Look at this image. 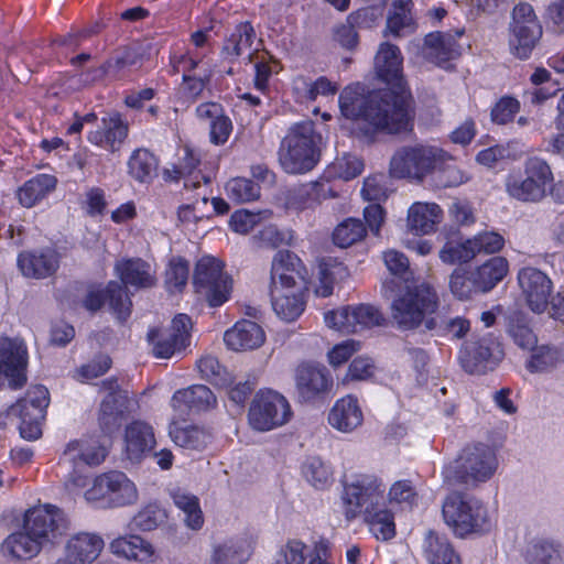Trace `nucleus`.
Returning <instances> with one entry per match:
<instances>
[{"label": "nucleus", "instance_id": "nucleus-1", "mask_svg": "<svg viewBox=\"0 0 564 564\" xmlns=\"http://www.w3.org/2000/svg\"><path fill=\"white\" fill-rule=\"evenodd\" d=\"M339 110L348 120H361L360 131L369 141L378 133L398 134L412 129L409 98L392 90H368L366 85L346 86L338 97Z\"/></svg>", "mask_w": 564, "mask_h": 564}, {"label": "nucleus", "instance_id": "nucleus-2", "mask_svg": "<svg viewBox=\"0 0 564 564\" xmlns=\"http://www.w3.org/2000/svg\"><path fill=\"white\" fill-rule=\"evenodd\" d=\"M384 491L381 479L362 475L345 484L341 496L346 520L361 517L378 541H389L395 535L394 517L386 506Z\"/></svg>", "mask_w": 564, "mask_h": 564}, {"label": "nucleus", "instance_id": "nucleus-3", "mask_svg": "<svg viewBox=\"0 0 564 564\" xmlns=\"http://www.w3.org/2000/svg\"><path fill=\"white\" fill-rule=\"evenodd\" d=\"M322 135L312 120L292 124L279 148V162L288 174H305L321 160Z\"/></svg>", "mask_w": 564, "mask_h": 564}, {"label": "nucleus", "instance_id": "nucleus-4", "mask_svg": "<svg viewBox=\"0 0 564 564\" xmlns=\"http://www.w3.org/2000/svg\"><path fill=\"white\" fill-rule=\"evenodd\" d=\"M498 468V459L494 449L482 443L468 445L458 456L446 464L442 475L449 486L475 488L488 481Z\"/></svg>", "mask_w": 564, "mask_h": 564}, {"label": "nucleus", "instance_id": "nucleus-5", "mask_svg": "<svg viewBox=\"0 0 564 564\" xmlns=\"http://www.w3.org/2000/svg\"><path fill=\"white\" fill-rule=\"evenodd\" d=\"M438 295L427 283L406 286L390 304L392 324L400 330H413L434 317L438 308Z\"/></svg>", "mask_w": 564, "mask_h": 564}, {"label": "nucleus", "instance_id": "nucleus-6", "mask_svg": "<svg viewBox=\"0 0 564 564\" xmlns=\"http://www.w3.org/2000/svg\"><path fill=\"white\" fill-rule=\"evenodd\" d=\"M553 180L550 164L539 156H530L523 162L522 172L508 175L506 192L522 203H540L547 196Z\"/></svg>", "mask_w": 564, "mask_h": 564}, {"label": "nucleus", "instance_id": "nucleus-7", "mask_svg": "<svg viewBox=\"0 0 564 564\" xmlns=\"http://www.w3.org/2000/svg\"><path fill=\"white\" fill-rule=\"evenodd\" d=\"M442 514L445 523L460 538L489 528L488 511L482 502L460 492L445 498Z\"/></svg>", "mask_w": 564, "mask_h": 564}, {"label": "nucleus", "instance_id": "nucleus-8", "mask_svg": "<svg viewBox=\"0 0 564 564\" xmlns=\"http://www.w3.org/2000/svg\"><path fill=\"white\" fill-rule=\"evenodd\" d=\"M448 153L432 145L402 147L390 160V174L397 178L423 181L438 163H444Z\"/></svg>", "mask_w": 564, "mask_h": 564}, {"label": "nucleus", "instance_id": "nucleus-9", "mask_svg": "<svg viewBox=\"0 0 564 564\" xmlns=\"http://www.w3.org/2000/svg\"><path fill=\"white\" fill-rule=\"evenodd\" d=\"M195 292L205 297L209 306L227 302L232 292V279L224 271L223 263L214 257H203L195 265L193 275Z\"/></svg>", "mask_w": 564, "mask_h": 564}, {"label": "nucleus", "instance_id": "nucleus-10", "mask_svg": "<svg viewBox=\"0 0 564 564\" xmlns=\"http://www.w3.org/2000/svg\"><path fill=\"white\" fill-rule=\"evenodd\" d=\"M88 502L101 507H123L138 500L135 485L121 471H109L97 476L85 491Z\"/></svg>", "mask_w": 564, "mask_h": 564}, {"label": "nucleus", "instance_id": "nucleus-11", "mask_svg": "<svg viewBox=\"0 0 564 564\" xmlns=\"http://www.w3.org/2000/svg\"><path fill=\"white\" fill-rule=\"evenodd\" d=\"M291 415L288 400L281 393L267 389L257 392L252 399L248 421L253 430L268 432L288 423Z\"/></svg>", "mask_w": 564, "mask_h": 564}, {"label": "nucleus", "instance_id": "nucleus-12", "mask_svg": "<svg viewBox=\"0 0 564 564\" xmlns=\"http://www.w3.org/2000/svg\"><path fill=\"white\" fill-rule=\"evenodd\" d=\"M50 403V393L44 386L30 387L25 397L20 399L8 411V416L20 420L21 437L28 441L37 440L42 435L41 422Z\"/></svg>", "mask_w": 564, "mask_h": 564}, {"label": "nucleus", "instance_id": "nucleus-13", "mask_svg": "<svg viewBox=\"0 0 564 564\" xmlns=\"http://www.w3.org/2000/svg\"><path fill=\"white\" fill-rule=\"evenodd\" d=\"M23 527L44 546L55 545L68 530V520L57 507L44 505L25 512Z\"/></svg>", "mask_w": 564, "mask_h": 564}, {"label": "nucleus", "instance_id": "nucleus-14", "mask_svg": "<svg viewBox=\"0 0 564 564\" xmlns=\"http://www.w3.org/2000/svg\"><path fill=\"white\" fill-rule=\"evenodd\" d=\"M501 344L492 335L466 341L459 354L462 367L471 375L494 370L503 358Z\"/></svg>", "mask_w": 564, "mask_h": 564}, {"label": "nucleus", "instance_id": "nucleus-15", "mask_svg": "<svg viewBox=\"0 0 564 564\" xmlns=\"http://www.w3.org/2000/svg\"><path fill=\"white\" fill-rule=\"evenodd\" d=\"M542 35V26L530 3L517 4L512 12L510 48L521 59L528 58L538 40Z\"/></svg>", "mask_w": 564, "mask_h": 564}, {"label": "nucleus", "instance_id": "nucleus-16", "mask_svg": "<svg viewBox=\"0 0 564 564\" xmlns=\"http://www.w3.org/2000/svg\"><path fill=\"white\" fill-rule=\"evenodd\" d=\"M324 321L329 328L352 334L382 325L384 317L377 307L359 304L328 311L324 314Z\"/></svg>", "mask_w": 564, "mask_h": 564}, {"label": "nucleus", "instance_id": "nucleus-17", "mask_svg": "<svg viewBox=\"0 0 564 564\" xmlns=\"http://www.w3.org/2000/svg\"><path fill=\"white\" fill-rule=\"evenodd\" d=\"M517 279L529 308L538 314L543 313L553 294V282L550 276L535 267L525 265L518 271Z\"/></svg>", "mask_w": 564, "mask_h": 564}, {"label": "nucleus", "instance_id": "nucleus-18", "mask_svg": "<svg viewBox=\"0 0 564 564\" xmlns=\"http://www.w3.org/2000/svg\"><path fill=\"white\" fill-rule=\"evenodd\" d=\"M191 317L186 314L176 315L169 329L151 330L148 334L152 350L158 358H171L188 345Z\"/></svg>", "mask_w": 564, "mask_h": 564}, {"label": "nucleus", "instance_id": "nucleus-19", "mask_svg": "<svg viewBox=\"0 0 564 564\" xmlns=\"http://www.w3.org/2000/svg\"><path fill=\"white\" fill-rule=\"evenodd\" d=\"M303 270V263L295 253L289 250L278 251L271 264L270 291L305 286Z\"/></svg>", "mask_w": 564, "mask_h": 564}, {"label": "nucleus", "instance_id": "nucleus-20", "mask_svg": "<svg viewBox=\"0 0 564 564\" xmlns=\"http://www.w3.org/2000/svg\"><path fill=\"white\" fill-rule=\"evenodd\" d=\"M28 351L21 339L0 338V372L10 379L13 389L22 387L25 381Z\"/></svg>", "mask_w": 564, "mask_h": 564}, {"label": "nucleus", "instance_id": "nucleus-21", "mask_svg": "<svg viewBox=\"0 0 564 564\" xmlns=\"http://www.w3.org/2000/svg\"><path fill=\"white\" fill-rule=\"evenodd\" d=\"M106 301L120 321H126L130 315L132 302L121 284L115 281L109 282L105 290L89 288L83 305L89 312H96Z\"/></svg>", "mask_w": 564, "mask_h": 564}, {"label": "nucleus", "instance_id": "nucleus-22", "mask_svg": "<svg viewBox=\"0 0 564 564\" xmlns=\"http://www.w3.org/2000/svg\"><path fill=\"white\" fill-rule=\"evenodd\" d=\"M375 69L378 77L389 86L384 90L402 93L408 97L402 73V56L398 46L382 43L375 57Z\"/></svg>", "mask_w": 564, "mask_h": 564}, {"label": "nucleus", "instance_id": "nucleus-23", "mask_svg": "<svg viewBox=\"0 0 564 564\" xmlns=\"http://www.w3.org/2000/svg\"><path fill=\"white\" fill-rule=\"evenodd\" d=\"M105 542L93 532H79L69 536L64 545V554L53 564H91L98 558Z\"/></svg>", "mask_w": 564, "mask_h": 564}, {"label": "nucleus", "instance_id": "nucleus-24", "mask_svg": "<svg viewBox=\"0 0 564 564\" xmlns=\"http://www.w3.org/2000/svg\"><path fill=\"white\" fill-rule=\"evenodd\" d=\"M463 32L443 33L433 32L425 36L423 54L425 58L441 67L447 68L448 63L462 54V45L457 39Z\"/></svg>", "mask_w": 564, "mask_h": 564}, {"label": "nucleus", "instance_id": "nucleus-25", "mask_svg": "<svg viewBox=\"0 0 564 564\" xmlns=\"http://www.w3.org/2000/svg\"><path fill=\"white\" fill-rule=\"evenodd\" d=\"M256 40L257 34L252 24L248 21L241 22L225 39L220 54L224 59L234 62L247 53L248 62L252 63L258 52V48L252 50Z\"/></svg>", "mask_w": 564, "mask_h": 564}, {"label": "nucleus", "instance_id": "nucleus-26", "mask_svg": "<svg viewBox=\"0 0 564 564\" xmlns=\"http://www.w3.org/2000/svg\"><path fill=\"white\" fill-rule=\"evenodd\" d=\"M115 271L120 278L121 286L127 290L128 286L140 289H150L156 284L155 271L151 264L140 258L123 259L116 263ZM128 293V291H126Z\"/></svg>", "mask_w": 564, "mask_h": 564}, {"label": "nucleus", "instance_id": "nucleus-27", "mask_svg": "<svg viewBox=\"0 0 564 564\" xmlns=\"http://www.w3.org/2000/svg\"><path fill=\"white\" fill-rule=\"evenodd\" d=\"M264 332L253 321H238L224 334L226 346L234 351L251 350L259 348L264 343Z\"/></svg>", "mask_w": 564, "mask_h": 564}, {"label": "nucleus", "instance_id": "nucleus-28", "mask_svg": "<svg viewBox=\"0 0 564 564\" xmlns=\"http://www.w3.org/2000/svg\"><path fill=\"white\" fill-rule=\"evenodd\" d=\"M295 383L299 397L307 402L326 392L332 379L325 368L302 365L296 369Z\"/></svg>", "mask_w": 564, "mask_h": 564}, {"label": "nucleus", "instance_id": "nucleus-29", "mask_svg": "<svg viewBox=\"0 0 564 564\" xmlns=\"http://www.w3.org/2000/svg\"><path fill=\"white\" fill-rule=\"evenodd\" d=\"M128 135V124L120 115L104 117L97 130L88 133V141L95 145L115 152L119 150Z\"/></svg>", "mask_w": 564, "mask_h": 564}, {"label": "nucleus", "instance_id": "nucleus-30", "mask_svg": "<svg viewBox=\"0 0 564 564\" xmlns=\"http://www.w3.org/2000/svg\"><path fill=\"white\" fill-rule=\"evenodd\" d=\"M216 404L213 391L204 384H194L174 392L171 399L172 408L181 414L191 411H206Z\"/></svg>", "mask_w": 564, "mask_h": 564}, {"label": "nucleus", "instance_id": "nucleus-31", "mask_svg": "<svg viewBox=\"0 0 564 564\" xmlns=\"http://www.w3.org/2000/svg\"><path fill=\"white\" fill-rule=\"evenodd\" d=\"M45 547L36 538L22 527L8 535L0 545L1 554L12 561H25L35 557Z\"/></svg>", "mask_w": 564, "mask_h": 564}, {"label": "nucleus", "instance_id": "nucleus-32", "mask_svg": "<svg viewBox=\"0 0 564 564\" xmlns=\"http://www.w3.org/2000/svg\"><path fill=\"white\" fill-rule=\"evenodd\" d=\"M362 421V411L358 400L352 395L337 400L328 414V423L343 433L352 432L361 425Z\"/></svg>", "mask_w": 564, "mask_h": 564}, {"label": "nucleus", "instance_id": "nucleus-33", "mask_svg": "<svg viewBox=\"0 0 564 564\" xmlns=\"http://www.w3.org/2000/svg\"><path fill=\"white\" fill-rule=\"evenodd\" d=\"M271 303L275 314L285 322L297 319L305 308V286L290 288L289 291H270Z\"/></svg>", "mask_w": 564, "mask_h": 564}, {"label": "nucleus", "instance_id": "nucleus-34", "mask_svg": "<svg viewBox=\"0 0 564 564\" xmlns=\"http://www.w3.org/2000/svg\"><path fill=\"white\" fill-rule=\"evenodd\" d=\"M132 401L128 394L106 395L99 409L98 422L105 434H112L120 426Z\"/></svg>", "mask_w": 564, "mask_h": 564}, {"label": "nucleus", "instance_id": "nucleus-35", "mask_svg": "<svg viewBox=\"0 0 564 564\" xmlns=\"http://www.w3.org/2000/svg\"><path fill=\"white\" fill-rule=\"evenodd\" d=\"M18 265L28 278L44 279L52 275L58 268V256L54 250L23 252L18 258Z\"/></svg>", "mask_w": 564, "mask_h": 564}, {"label": "nucleus", "instance_id": "nucleus-36", "mask_svg": "<svg viewBox=\"0 0 564 564\" xmlns=\"http://www.w3.org/2000/svg\"><path fill=\"white\" fill-rule=\"evenodd\" d=\"M253 552L251 541L246 536L228 539L213 547L212 564H245Z\"/></svg>", "mask_w": 564, "mask_h": 564}, {"label": "nucleus", "instance_id": "nucleus-37", "mask_svg": "<svg viewBox=\"0 0 564 564\" xmlns=\"http://www.w3.org/2000/svg\"><path fill=\"white\" fill-rule=\"evenodd\" d=\"M126 453L131 462L141 459L155 444L153 429L145 422L134 421L126 427Z\"/></svg>", "mask_w": 564, "mask_h": 564}, {"label": "nucleus", "instance_id": "nucleus-38", "mask_svg": "<svg viewBox=\"0 0 564 564\" xmlns=\"http://www.w3.org/2000/svg\"><path fill=\"white\" fill-rule=\"evenodd\" d=\"M442 219V209L435 203H414L408 213V226L416 235H427Z\"/></svg>", "mask_w": 564, "mask_h": 564}, {"label": "nucleus", "instance_id": "nucleus-39", "mask_svg": "<svg viewBox=\"0 0 564 564\" xmlns=\"http://www.w3.org/2000/svg\"><path fill=\"white\" fill-rule=\"evenodd\" d=\"M508 261L502 257H494L473 271L474 283L478 292L492 290L508 273Z\"/></svg>", "mask_w": 564, "mask_h": 564}, {"label": "nucleus", "instance_id": "nucleus-40", "mask_svg": "<svg viewBox=\"0 0 564 564\" xmlns=\"http://www.w3.org/2000/svg\"><path fill=\"white\" fill-rule=\"evenodd\" d=\"M423 552L430 564H460V558L451 542L432 531L425 536Z\"/></svg>", "mask_w": 564, "mask_h": 564}, {"label": "nucleus", "instance_id": "nucleus-41", "mask_svg": "<svg viewBox=\"0 0 564 564\" xmlns=\"http://www.w3.org/2000/svg\"><path fill=\"white\" fill-rule=\"evenodd\" d=\"M413 2L411 0H395L392 12L388 17L384 34L394 37L406 36L414 32L415 23L411 13Z\"/></svg>", "mask_w": 564, "mask_h": 564}, {"label": "nucleus", "instance_id": "nucleus-42", "mask_svg": "<svg viewBox=\"0 0 564 564\" xmlns=\"http://www.w3.org/2000/svg\"><path fill=\"white\" fill-rule=\"evenodd\" d=\"M159 160L147 149H137L128 161V173L139 183L148 184L156 176Z\"/></svg>", "mask_w": 564, "mask_h": 564}, {"label": "nucleus", "instance_id": "nucleus-43", "mask_svg": "<svg viewBox=\"0 0 564 564\" xmlns=\"http://www.w3.org/2000/svg\"><path fill=\"white\" fill-rule=\"evenodd\" d=\"M169 434L175 445L188 451H203L210 443V434L202 427L172 424Z\"/></svg>", "mask_w": 564, "mask_h": 564}, {"label": "nucleus", "instance_id": "nucleus-44", "mask_svg": "<svg viewBox=\"0 0 564 564\" xmlns=\"http://www.w3.org/2000/svg\"><path fill=\"white\" fill-rule=\"evenodd\" d=\"M57 180L50 174H37L19 189L18 197L24 207L34 206L40 199L55 189Z\"/></svg>", "mask_w": 564, "mask_h": 564}, {"label": "nucleus", "instance_id": "nucleus-45", "mask_svg": "<svg viewBox=\"0 0 564 564\" xmlns=\"http://www.w3.org/2000/svg\"><path fill=\"white\" fill-rule=\"evenodd\" d=\"M63 455L69 460L82 459L87 465L96 466L104 462L107 449L98 441H72L67 444Z\"/></svg>", "mask_w": 564, "mask_h": 564}, {"label": "nucleus", "instance_id": "nucleus-46", "mask_svg": "<svg viewBox=\"0 0 564 564\" xmlns=\"http://www.w3.org/2000/svg\"><path fill=\"white\" fill-rule=\"evenodd\" d=\"M199 163L200 159L195 153V151L188 145H185L182 149V155L178 158V162L176 163L177 169L180 170L182 176L185 178V188H199L200 181H203L204 184L209 183V178L207 176L200 174V172L195 173Z\"/></svg>", "mask_w": 564, "mask_h": 564}, {"label": "nucleus", "instance_id": "nucleus-47", "mask_svg": "<svg viewBox=\"0 0 564 564\" xmlns=\"http://www.w3.org/2000/svg\"><path fill=\"white\" fill-rule=\"evenodd\" d=\"M367 228L359 218H347L333 231V241L340 248L350 247L366 237Z\"/></svg>", "mask_w": 564, "mask_h": 564}, {"label": "nucleus", "instance_id": "nucleus-48", "mask_svg": "<svg viewBox=\"0 0 564 564\" xmlns=\"http://www.w3.org/2000/svg\"><path fill=\"white\" fill-rule=\"evenodd\" d=\"M172 498L174 505L184 512L185 524L192 530H199L204 524V517L197 497L177 490Z\"/></svg>", "mask_w": 564, "mask_h": 564}, {"label": "nucleus", "instance_id": "nucleus-49", "mask_svg": "<svg viewBox=\"0 0 564 564\" xmlns=\"http://www.w3.org/2000/svg\"><path fill=\"white\" fill-rule=\"evenodd\" d=\"M305 479L316 489H325L333 481L330 466L321 457H308L302 468Z\"/></svg>", "mask_w": 564, "mask_h": 564}, {"label": "nucleus", "instance_id": "nucleus-50", "mask_svg": "<svg viewBox=\"0 0 564 564\" xmlns=\"http://www.w3.org/2000/svg\"><path fill=\"white\" fill-rule=\"evenodd\" d=\"M507 332L514 344L522 349H532L538 341L525 317L520 313L509 316Z\"/></svg>", "mask_w": 564, "mask_h": 564}, {"label": "nucleus", "instance_id": "nucleus-51", "mask_svg": "<svg viewBox=\"0 0 564 564\" xmlns=\"http://www.w3.org/2000/svg\"><path fill=\"white\" fill-rule=\"evenodd\" d=\"M475 258L470 239H449L440 250V259L447 264L464 263Z\"/></svg>", "mask_w": 564, "mask_h": 564}, {"label": "nucleus", "instance_id": "nucleus-52", "mask_svg": "<svg viewBox=\"0 0 564 564\" xmlns=\"http://www.w3.org/2000/svg\"><path fill=\"white\" fill-rule=\"evenodd\" d=\"M469 329V321L460 316L445 318L440 315H435L426 321V330H436L441 334H448L457 339L463 338Z\"/></svg>", "mask_w": 564, "mask_h": 564}, {"label": "nucleus", "instance_id": "nucleus-53", "mask_svg": "<svg viewBox=\"0 0 564 564\" xmlns=\"http://www.w3.org/2000/svg\"><path fill=\"white\" fill-rule=\"evenodd\" d=\"M366 17L367 12L365 10L351 12L346 22L336 28L335 40L346 48H354L358 43L356 28L366 20Z\"/></svg>", "mask_w": 564, "mask_h": 564}, {"label": "nucleus", "instance_id": "nucleus-54", "mask_svg": "<svg viewBox=\"0 0 564 564\" xmlns=\"http://www.w3.org/2000/svg\"><path fill=\"white\" fill-rule=\"evenodd\" d=\"M227 195L238 202H253L260 197V187L257 183L245 177L231 178L226 184Z\"/></svg>", "mask_w": 564, "mask_h": 564}, {"label": "nucleus", "instance_id": "nucleus-55", "mask_svg": "<svg viewBox=\"0 0 564 564\" xmlns=\"http://www.w3.org/2000/svg\"><path fill=\"white\" fill-rule=\"evenodd\" d=\"M560 352L556 348L542 345L533 349L531 358L527 362V369L530 372L549 371L560 362Z\"/></svg>", "mask_w": 564, "mask_h": 564}, {"label": "nucleus", "instance_id": "nucleus-56", "mask_svg": "<svg viewBox=\"0 0 564 564\" xmlns=\"http://www.w3.org/2000/svg\"><path fill=\"white\" fill-rule=\"evenodd\" d=\"M142 55L132 47H123L113 53L107 59V67L111 69V77L115 79L121 78V73L133 66L141 64Z\"/></svg>", "mask_w": 564, "mask_h": 564}, {"label": "nucleus", "instance_id": "nucleus-57", "mask_svg": "<svg viewBox=\"0 0 564 564\" xmlns=\"http://www.w3.org/2000/svg\"><path fill=\"white\" fill-rule=\"evenodd\" d=\"M453 161V156L448 154L444 163H438L434 169L437 182L444 187L458 186L469 180L467 173L455 165Z\"/></svg>", "mask_w": 564, "mask_h": 564}, {"label": "nucleus", "instance_id": "nucleus-58", "mask_svg": "<svg viewBox=\"0 0 564 564\" xmlns=\"http://www.w3.org/2000/svg\"><path fill=\"white\" fill-rule=\"evenodd\" d=\"M391 503H397L403 508H413L417 501V492L412 481L402 479L393 482L388 494Z\"/></svg>", "mask_w": 564, "mask_h": 564}, {"label": "nucleus", "instance_id": "nucleus-59", "mask_svg": "<svg viewBox=\"0 0 564 564\" xmlns=\"http://www.w3.org/2000/svg\"><path fill=\"white\" fill-rule=\"evenodd\" d=\"M166 518L165 511L154 503H150L141 509L132 520L134 528L141 531L154 530Z\"/></svg>", "mask_w": 564, "mask_h": 564}, {"label": "nucleus", "instance_id": "nucleus-60", "mask_svg": "<svg viewBox=\"0 0 564 564\" xmlns=\"http://www.w3.org/2000/svg\"><path fill=\"white\" fill-rule=\"evenodd\" d=\"M189 265L182 258H174L170 261L165 273V283L170 291H181L188 280Z\"/></svg>", "mask_w": 564, "mask_h": 564}, {"label": "nucleus", "instance_id": "nucleus-61", "mask_svg": "<svg viewBox=\"0 0 564 564\" xmlns=\"http://www.w3.org/2000/svg\"><path fill=\"white\" fill-rule=\"evenodd\" d=\"M305 544L300 540H290L274 555L271 564H304Z\"/></svg>", "mask_w": 564, "mask_h": 564}, {"label": "nucleus", "instance_id": "nucleus-62", "mask_svg": "<svg viewBox=\"0 0 564 564\" xmlns=\"http://www.w3.org/2000/svg\"><path fill=\"white\" fill-rule=\"evenodd\" d=\"M213 70L206 69L203 75H183L180 87L181 93L188 99H196L209 84Z\"/></svg>", "mask_w": 564, "mask_h": 564}, {"label": "nucleus", "instance_id": "nucleus-63", "mask_svg": "<svg viewBox=\"0 0 564 564\" xmlns=\"http://www.w3.org/2000/svg\"><path fill=\"white\" fill-rule=\"evenodd\" d=\"M197 368L203 378L215 383L224 384L226 382V369L214 356H204L197 361Z\"/></svg>", "mask_w": 564, "mask_h": 564}, {"label": "nucleus", "instance_id": "nucleus-64", "mask_svg": "<svg viewBox=\"0 0 564 564\" xmlns=\"http://www.w3.org/2000/svg\"><path fill=\"white\" fill-rule=\"evenodd\" d=\"M556 555L557 549L553 543L539 541L528 549L527 560L530 564H550Z\"/></svg>", "mask_w": 564, "mask_h": 564}]
</instances>
